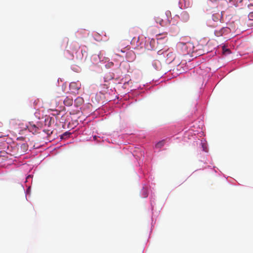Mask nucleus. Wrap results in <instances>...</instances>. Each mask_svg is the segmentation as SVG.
<instances>
[{"mask_svg":"<svg viewBox=\"0 0 253 253\" xmlns=\"http://www.w3.org/2000/svg\"><path fill=\"white\" fill-rule=\"evenodd\" d=\"M151 159H134L133 167L134 170L137 173L139 179H143L142 182V189L140 192V195L141 198H146L148 197L149 193L151 194L154 193L153 188H151L149 183L151 181V185L153 184L152 181L154 178L151 173Z\"/></svg>","mask_w":253,"mask_h":253,"instance_id":"1","label":"nucleus"},{"mask_svg":"<svg viewBox=\"0 0 253 253\" xmlns=\"http://www.w3.org/2000/svg\"><path fill=\"white\" fill-rule=\"evenodd\" d=\"M33 175L30 174L27 175L25 177V180L24 183H20L19 185L24 191L25 197L28 201L27 196L30 195L31 191V183L32 182Z\"/></svg>","mask_w":253,"mask_h":253,"instance_id":"2","label":"nucleus"},{"mask_svg":"<svg viewBox=\"0 0 253 253\" xmlns=\"http://www.w3.org/2000/svg\"><path fill=\"white\" fill-rule=\"evenodd\" d=\"M150 209L151 211V228L150 230V233L152 231V227L154 226V224L155 223V221H154V210L155 206L156 205L155 203V195L154 193H152L150 197Z\"/></svg>","mask_w":253,"mask_h":253,"instance_id":"3","label":"nucleus"},{"mask_svg":"<svg viewBox=\"0 0 253 253\" xmlns=\"http://www.w3.org/2000/svg\"><path fill=\"white\" fill-rule=\"evenodd\" d=\"M181 49L184 54H189L193 52L194 46L190 42L180 43Z\"/></svg>","mask_w":253,"mask_h":253,"instance_id":"4","label":"nucleus"},{"mask_svg":"<svg viewBox=\"0 0 253 253\" xmlns=\"http://www.w3.org/2000/svg\"><path fill=\"white\" fill-rule=\"evenodd\" d=\"M17 146H18L17 148V152L19 154V156H21L27 150L28 146L26 143H17Z\"/></svg>","mask_w":253,"mask_h":253,"instance_id":"5","label":"nucleus"},{"mask_svg":"<svg viewBox=\"0 0 253 253\" xmlns=\"http://www.w3.org/2000/svg\"><path fill=\"white\" fill-rule=\"evenodd\" d=\"M165 55H166V62L167 63H170L172 62L175 57V54L172 52L169 53L166 52Z\"/></svg>","mask_w":253,"mask_h":253,"instance_id":"6","label":"nucleus"},{"mask_svg":"<svg viewBox=\"0 0 253 253\" xmlns=\"http://www.w3.org/2000/svg\"><path fill=\"white\" fill-rule=\"evenodd\" d=\"M227 31V28L222 27L220 30H216L214 31V34L217 37H220Z\"/></svg>","mask_w":253,"mask_h":253,"instance_id":"7","label":"nucleus"},{"mask_svg":"<svg viewBox=\"0 0 253 253\" xmlns=\"http://www.w3.org/2000/svg\"><path fill=\"white\" fill-rule=\"evenodd\" d=\"M208 167L209 168H211V169H213V171L215 172V173H216L217 172V170L219 171V173H218V175L219 176H221V175H222L224 178H226V179L227 180V178H228V176H226V175H225L224 174H223L220 170H219L215 166H213L212 167V168H211V166H208Z\"/></svg>","mask_w":253,"mask_h":253,"instance_id":"8","label":"nucleus"},{"mask_svg":"<svg viewBox=\"0 0 253 253\" xmlns=\"http://www.w3.org/2000/svg\"><path fill=\"white\" fill-rule=\"evenodd\" d=\"M84 102V99L82 97H78L75 100V105L77 107L80 106Z\"/></svg>","mask_w":253,"mask_h":253,"instance_id":"9","label":"nucleus"},{"mask_svg":"<svg viewBox=\"0 0 253 253\" xmlns=\"http://www.w3.org/2000/svg\"><path fill=\"white\" fill-rule=\"evenodd\" d=\"M64 104L68 106H70L73 104V99L69 97H67L64 100Z\"/></svg>","mask_w":253,"mask_h":253,"instance_id":"10","label":"nucleus"},{"mask_svg":"<svg viewBox=\"0 0 253 253\" xmlns=\"http://www.w3.org/2000/svg\"><path fill=\"white\" fill-rule=\"evenodd\" d=\"M70 88L71 90L75 92L76 91H78L80 87L77 86V84L76 83H71L69 85Z\"/></svg>","mask_w":253,"mask_h":253,"instance_id":"11","label":"nucleus"},{"mask_svg":"<svg viewBox=\"0 0 253 253\" xmlns=\"http://www.w3.org/2000/svg\"><path fill=\"white\" fill-rule=\"evenodd\" d=\"M166 143L165 140H162L161 141H159L157 142L155 145V148H161L163 147Z\"/></svg>","mask_w":253,"mask_h":253,"instance_id":"12","label":"nucleus"},{"mask_svg":"<svg viewBox=\"0 0 253 253\" xmlns=\"http://www.w3.org/2000/svg\"><path fill=\"white\" fill-rule=\"evenodd\" d=\"M181 16L185 21H187L189 18V14L186 12H183L181 14Z\"/></svg>","mask_w":253,"mask_h":253,"instance_id":"13","label":"nucleus"},{"mask_svg":"<svg viewBox=\"0 0 253 253\" xmlns=\"http://www.w3.org/2000/svg\"><path fill=\"white\" fill-rule=\"evenodd\" d=\"M72 134L71 133L66 131L65 133H64L61 136V139H66L70 136V135Z\"/></svg>","mask_w":253,"mask_h":253,"instance_id":"14","label":"nucleus"},{"mask_svg":"<svg viewBox=\"0 0 253 253\" xmlns=\"http://www.w3.org/2000/svg\"><path fill=\"white\" fill-rule=\"evenodd\" d=\"M223 52L224 54H229L230 50L229 49L225 48L224 46L223 47Z\"/></svg>","mask_w":253,"mask_h":253,"instance_id":"15","label":"nucleus"},{"mask_svg":"<svg viewBox=\"0 0 253 253\" xmlns=\"http://www.w3.org/2000/svg\"><path fill=\"white\" fill-rule=\"evenodd\" d=\"M201 144H202V148H203V151H204L205 152H208V148H207L206 144H205V143H202Z\"/></svg>","mask_w":253,"mask_h":253,"instance_id":"16","label":"nucleus"},{"mask_svg":"<svg viewBox=\"0 0 253 253\" xmlns=\"http://www.w3.org/2000/svg\"><path fill=\"white\" fill-rule=\"evenodd\" d=\"M157 22L159 23L161 25L163 26V20L162 19H158V20L157 21Z\"/></svg>","mask_w":253,"mask_h":253,"instance_id":"17","label":"nucleus"},{"mask_svg":"<svg viewBox=\"0 0 253 253\" xmlns=\"http://www.w3.org/2000/svg\"><path fill=\"white\" fill-rule=\"evenodd\" d=\"M160 35H157V40H161V39H162L163 38L162 37H160Z\"/></svg>","mask_w":253,"mask_h":253,"instance_id":"18","label":"nucleus"},{"mask_svg":"<svg viewBox=\"0 0 253 253\" xmlns=\"http://www.w3.org/2000/svg\"><path fill=\"white\" fill-rule=\"evenodd\" d=\"M24 165V164H18V162H17V164H16L17 168L19 167V166H20L21 165Z\"/></svg>","mask_w":253,"mask_h":253,"instance_id":"19","label":"nucleus"},{"mask_svg":"<svg viewBox=\"0 0 253 253\" xmlns=\"http://www.w3.org/2000/svg\"><path fill=\"white\" fill-rule=\"evenodd\" d=\"M26 127H27V126H26V125H25V126L23 127L22 128H26Z\"/></svg>","mask_w":253,"mask_h":253,"instance_id":"20","label":"nucleus"},{"mask_svg":"<svg viewBox=\"0 0 253 253\" xmlns=\"http://www.w3.org/2000/svg\"><path fill=\"white\" fill-rule=\"evenodd\" d=\"M200 161H201V162H204V164H205V163H206V162H204V161L201 160Z\"/></svg>","mask_w":253,"mask_h":253,"instance_id":"21","label":"nucleus"},{"mask_svg":"<svg viewBox=\"0 0 253 253\" xmlns=\"http://www.w3.org/2000/svg\"><path fill=\"white\" fill-rule=\"evenodd\" d=\"M42 161H40V162L38 164V165H40V163H42Z\"/></svg>","mask_w":253,"mask_h":253,"instance_id":"22","label":"nucleus"},{"mask_svg":"<svg viewBox=\"0 0 253 253\" xmlns=\"http://www.w3.org/2000/svg\"><path fill=\"white\" fill-rule=\"evenodd\" d=\"M21 139L19 138H17V140H20Z\"/></svg>","mask_w":253,"mask_h":253,"instance_id":"23","label":"nucleus"},{"mask_svg":"<svg viewBox=\"0 0 253 253\" xmlns=\"http://www.w3.org/2000/svg\"><path fill=\"white\" fill-rule=\"evenodd\" d=\"M206 168H207V167H205L203 168V169H206Z\"/></svg>","mask_w":253,"mask_h":253,"instance_id":"24","label":"nucleus"}]
</instances>
